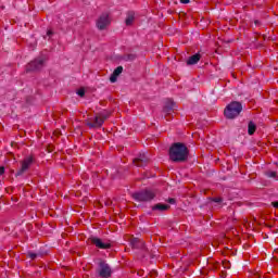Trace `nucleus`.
Here are the masks:
<instances>
[{"label": "nucleus", "mask_w": 278, "mask_h": 278, "mask_svg": "<svg viewBox=\"0 0 278 278\" xmlns=\"http://www.w3.org/2000/svg\"><path fill=\"white\" fill-rule=\"evenodd\" d=\"M188 147L186 144L177 142L169 148V160L172 162H186L188 160Z\"/></svg>", "instance_id": "1"}, {"label": "nucleus", "mask_w": 278, "mask_h": 278, "mask_svg": "<svg viewBox=\"0 0 278 278\" xmlns=\"http://www.w3.org/2000/svg\"><path fill=\"white\" fill-rule=\"evenodd\" d=\"M240 112H242V103L232 101L225 108L224 115L226 118L233 119L240 116Z\"/></svg>", "instance_id": "2"}, {"label": "nucleus", "mask_w": 278, "mask_h": 278, "mask_svg": "<svg viewBox=\"0 0 278 278\" xmlns=\"http://www.w3.org/2000/svg\"><path fill=\"white\" fill-rule=\"evenodd\" d=\"M156 194L155 191L151 189L141 190L132 193V199L138 201L139 203H149V201H153Z\"/></svg>", "instance_id": "3"}, {"label": "nucleus", "mask_w": 278, "mask_h": 278, "mask_svg": "<svg viewBox=\"0 0 278 278\" xmlns=\"http://www.w3.org/2000/svg\"><path fill=\"white\" fill-rule=\"evenodd\" d=\"M108 118H110V115L108 114H104V113L97 114L94 117H91L87 121V127H90L91 129L97 127H102L105 121H108Z\"/></svg>", "instance_id": "4"}, {"label": "nucleus", "mask_w": 278, "mask_h": 278, "mask_svg": "<svg viewBox=\"0 0 278 278\" xmlns=\"http://www.w3.org/2000/svg\"><path fill=\"white\" fill-rule=\"evenodd\" d=\"M45 56H39L26 65V73H33L34 71H40L45 66Z\"/></svg>", "instance_id": "5"}, {"label": "nucleus", "mask_w": 278, "mask_h": 278, "mask_svg": "<svg viewBox=\"0 0 278 278\" xmlns=\"http://www.w3.org/2000/svg\"><path fill=\"white\" fill-rule=\"evenodd\" d=\"M175 102L173 100H167L163 108V115L165 121H173V114H175Z\"/></svg>", "instance_id": "6"}, {"label": "nucleus", "mask_w": 278, "mask_h": 278, "mask_svg": "<svg viewBox=\"0 0 278 278\" xmlns=\"http://www.w3.org/2000/svg\"><path fill=\"white\" fill-rule=\"evenodd\" d=\"M31 164H34V156L33 155L26 156L21 162V168L16 172V177H21V175L27 173V170H29Z\"/></svg>", "instance_id": "7"}, {"label": "nucleus", "mask_w": 278, "mask_h": 278, "mask_svg": "<svg viewBox=\"0 0 278 278\" xmlns=\"http://www.w3.org/2000/svg\"><path fill=\"white\" fill-rule=\"evenodd\" d=\"M110 23H112V21L110 20V14L102 13L97 21V27L98 29L103 31V29L110 27Z\"/></svg>", "instance_id": "8"}, {"label": "nucleus", "mask_w": 278, "mask_h": 278, "mask_svg": "<svg viewBox=\"0 0 278 278\" xmlns=\"http://www.w3.org/2000/svg\"><path fill=\"white\" fill-rule=\"evenodd\" d=\"M98 273H99L101 278H110V277H112V268L104 261H101L99 263Z\"/></svg>", "instance_id": "9"}, {"label": "nucleus", "mask_w": 278, "mask_h": 278, "mask_svg": "<svg viewBox=\"0 0 278 278\" xmlns=\"http://www.w3.org/2000/svg\"><path fill=\"white\" fill-rule=\"evenodd\" d=\"M88 242H91L97 249H112V243L103 242V240L99 239L98 237H90Z\"/></svg>", "instance_id": "10"}, {"label": "nucleus", "mask_w": 278, "mask_h": 278, "mask_svg": "<svg viewBox=\"0 0 278 278\" xmlns=\"http://www.w3.org/2000/svg\"><path fill=\"white\" fill-rule=\"evenodd\" d=\"M132 163L135 164V166H147L149 164V157H147L146 154H140L138 157L132 160Z\"/></svg>", "instance_id": "11"}, {"label": "nucleus", "mask_w": 278, "mask_h": 278, "mask_svg": "<svg viewBox=\"0 0 278 278\" xmlns=\"http://www.w3.org/2000/svg\"><path fill=\"white\" fill-rule=\"evenodd\" d=\"M200 61H201V54L195 53L187 60V66H193L194 64H199Z\"/></svg>", "instance_id": "12"}, {"label": "nucleus", "mask_w": 278, "mask_h": 278, "mask_svg": "<svg viewBox=\"0 0 278 278\" xmlns=\"http://www.w3.org/2000/svg\"><path fill=\"white\" fill-rule=\"evenodd\" d=\"M123 73V66H117L113 74L110 77L111 84H116V79H118V76Z\"/></svg>", "instance_id": "13"}, {"label": "nucleus", "mask_w": 278, "mask_h": 278, "mask_svg": "<svg viewBox=\"0 0 278 278\" xmlns=\"http://www.w3.org/2000/svg\"><path fill=\"white\" fill-rule=\"evenodd\" d=\"M152 210L159 211V212H166L167 210H170V205L168 204H162V203H157L154 206H152Z\"/></svg>", "instance_id": "14"}, {"label": "nucleus", "mask_w": 278, "mask_h": 278, "mask_svg": "<svg viewBox=\"0 0 278 278\" xmlns=\"http://www.w3.org/2000/svg\"><path fill=\"white\" fill-rule=\"evenodd\" d=\"M257 129V126L253 122H249L248 124V134L249 136H253Z\"/></svg>", "instance_id": "15"}, {"label": "nucleus", "mask_w": 278, "mask_h": 278, "mask_svg": "<svg viewBox=\"0 0 278 278\" xmlns=\"http://www.w3.org/2000/svg\"><path fill=\"white\" fill-rule=\"evenodd\" d=\"M134 21H135L134 13H129L127 18H126V25L127 26L134 25Z\"/></svg>", "instance_id": "16"}, {"label": "nucleus", "mask_w": 278, "mask_h": 278, "mask_svg": "<svg viewBox=\"0 0 278 278\" xmlns=\"http://www.w3.org/2000/svg\"><path fill=\"white\" fill-rule=\"evenodd\" d=\"M222 265H223V267L226 268V269L231 268V263H230L229 261H223Z\"/></svg>", "instance_id": "17"}, {"label": "nucleus", "mask_w": 278, "mask_h": 278, "mask_svg": "<svg viewBox=\"0 0 278 278\" xmlns=\"http://www.w3.org/2000/svg\"><path fill=\"white\" fill-rule=\"evenodd\" d=\"M212 201H213L214 203H223V198H220V197L212 198Z\"/></svg>", "instance_id": "18"}, {"label": "nucleus", "mask_w": 278, "mask_h": 278, "mask_svg": "<svg viewBox=\"0 0 278 278\" xmlns=\"http://www.w3.org/2000/svg\"><path fill=\"white\" fill-rule=\"evenodd\" d=\"M77 94L78 97H84L86 94V91H84V89H79Z\"/></svg>", "instance_id": "19"}, {"label": "nucleus", "mask_w": 278, "mask_h": 278, "mask_svg": "<svg viewBox=\"0 0 278 278\" xmlns=\"http://www.w3.org/2000/svg\"><path fill=\"white\" fill-rule=\"evenodd\" d=\"M28 257H30V260H35L36 257H38V254H36V253H28Z\"/></svg>", "instance_id": "20"}, {"label": "nucleus", "mask_w": 278, "mask_h": 278, "mask_svg": "<svg viewBox=\"0 0 278 278\" xmlns=\"http://www.w3.org/2000/svg\"><path fill=\"white\" fill-rule=\"evenodd\" d=\"M5 173V167L0 166V175H3Z\"/></svg>", "instance_id": "21"}, {"label": "nucleus", "mask_w": 278, "mask_h": 278, "mask_svg": "<svg viewBox=\"0 0 278 278\" xmlns=\"http://www.w3.org/2000/svg\"><path fill=\"white\" fill-rule=\"evenodd\" d=\"M269 176L273 178L277 177V172H271Z\"/></svg>", "instance_id": "22"}, {"label": "nucleus", "mask_w": 278, "mask_h": 278, "mask_svg": "<svg viewBox=\"0 0 278 278\" xmlns=\"http://www.w3.org/2000/svg\"><path fill=\"white\" fill-rule=\"evenodd\" d=\"M273 207H276L278 210V202H271Z\"/></svg>", "instance_id": "23"}, {"label": "nucleus", "mask_w": 278, "mask_h": 278, "mask_svg": "<svg viewBox=\"0 0 278 278\" xmlns=\"http://www.w3.org/2000/svg\"><path fill=\"white\" fill-rule=\"evenodd\" d=\"M180 3H184V4L190 3V0H180Z\"/></svg>", "instance_id": "24"}, {"label": "nucleus", "mask_w": 278, "mask_h": 278, "mask_svg": "<svg viewBox=\"0 0 278 278\" xmlns=\"http://www.w3.org/2000/svg\"><path fill=\"white\" fill-rule=\"evenodd\" d=\"M47 36H53V30H48Z\"/></svg>", "instance_id": "25"}, {"label": "nucleus", "mask_w": 278, "mask_h": 278, "mask_svg": "<svg viewBox=\"0 0 278 278\" xmlns=\"http://www.w3.org/2000/svg\"><path fill=\"white\" fill-rule=\"evenodd\" d=\"M168 203H175V199H173V198H170V199H168Z\"/></svg>", "instance_id": "26"}, {"label": "nucleus", "mask_w": 278, "mask_h": 278, "mask_svg": "<svg viewBox=\"0 0 278 278\" xmlns=\"http://www.w3.org/2000/svg\"><path fill=\"white\" fill-rule=\"evenodd\" d=\"M222 277H223V278L227 277V273L223 271V273H222Z\"/></svg>", "instance_id": "27"}, {"label": "nucleus", "mask_w": 278, "mask_h": 278, "mask_svg": "<svg viewBox=\"0 0 278 278\" xmlns=\"http://www.w3.org/2000/svg\"><path fill=\"white\" fill-rule=\"evenodd\" d=\"M257 23H260V22L255 21V25H257Z\"/></svg>", "instance_id": "28"}]
</instances>
